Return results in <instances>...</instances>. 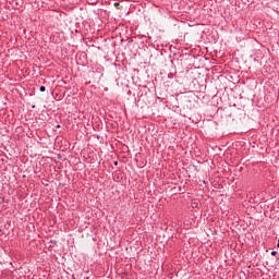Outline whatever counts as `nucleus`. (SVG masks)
I'll return each instance as SVG.
<instances>
[{"label": "nucleus", "mask_w": 279, "mask_h": 279, "mask_svg": "<svg viewBox=\"0 0 279 279\" xmlns=\"http://www.w3.org/2000/svg\"><path fill=\"white\" fill-rule=\"evenodd\" d=\"M39 90H40V93H45V90H47V88L45 86H40Z\"/></svg>", "instance_id": "f257e3e1"}, {"label": "nucleus", "mask_w": 279, "mask_h": 279, "mask_svg": "<svg viewBox=\"0 0 279 279\" xmlns=\"http://www.w3.org/2000/svg\"><path fill=\"white\" fill-rule=\"evenodd\" d=\"M270 254H271V256H276V254H278V252L277 251H272Z\"/></svg>", "instance_id": "f03ea898"}]
</instances>
